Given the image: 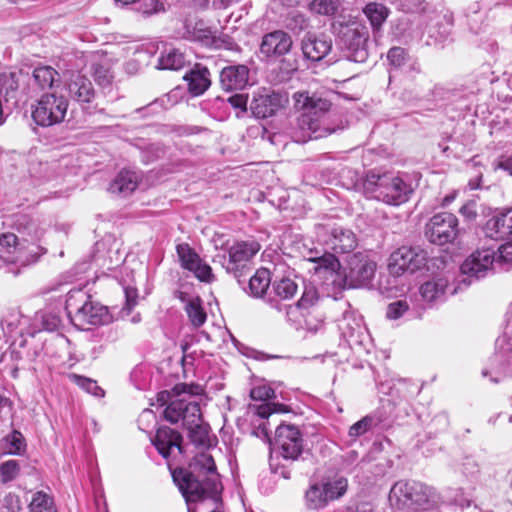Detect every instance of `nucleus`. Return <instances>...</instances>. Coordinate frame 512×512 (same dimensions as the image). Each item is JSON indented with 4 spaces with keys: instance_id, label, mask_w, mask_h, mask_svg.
Instances as JSON below:
<instances>
[{
    "instance_id": "1",
    "label": "nucleus",
    "mask_w": 512,
    "mask_h": 512,
    "mask_svg": "<svg viewBox=\"0 0 512 512\" xmlns=\"http://www.w3.org/2000/svg\"><path fill=\"white\" fill-rule=\"evenodd\" d=\"M172 477L186 500L188 512H222L219 474L209 453L197 454L188 470L174 469Z\"/></svg>"
},
{
    "instance_id": "2",
    "label": "nucleus",
    "mask_w": 512,
    "mask_h": 512,
    "mask_svg": "<svg viewBox=\"0 0 512 512\" xmlns=\"http://www.w3.org/2000/svg\"><path fill=\"white\" fill-rule=\"evenodd\" d=\"M200 385L177 384L169 391H161L157 401L163 406L167 404L163 414L171 424L182 421L189 431V438L197 445H204L208 438V426L203 424L200 405L193 398L201 395Z\"/></svg>"
},
{
    "instance_id": "3",
    "label": "nucleus",
    "mask_w": 512,
    "mask_h": 512,
    "mask_svg": "<svg viewBox=\"0 0 512 512\" xmlns=\"http://www.w3.org/2000/svg\"><path fill=\"white\" fill-rule=\"evenodd\" d=\"M295 108L302 111L292 129V139L297 143H306L320 139L343 129L333 126L330 121L331 102L308 92H296L293 95Z\"/></svg>"
},
{
    "instance_id": "4",
    "label": "nucleus",
    "mask_w": 512,
    "mask_h": 512,
    "mask_svg": "<svg viewBox=\"0 0 512 512\" xmlns=\"http://www.w3.org/2000/svg\"><path fill=\"white\" fill-rule=\"evenodd\" d=\"M389 503L398 510L428 511L445 503L433 487L414 480L397 481L390 489Z\"/></svg>"
},
{
    "instance_id": "5",
    "label": "nucleus",
    "mask_w": 512,
    "mask_h": 512,
    "mask_svg": "<svg viewBox=\"0 0 512 512\" xmlns=\"http://www.w3.org/2000/svg\"><path fill=\"white\" fill-rule=\"evenodd\" d=\"M65 309L72 323L82 330L89 329V326L104 325L110 321L107 307L94 301L82 290L68 293Z\"/></svg>"
},
{
    "instance_id": "6",
    "label": "nucleus",
    "mask_w": 512,
    "mask_h": 512,
    "mask_svg": "<svg viewBox=\"0 0 512 512\" xmlns=\"http://www.w3.org/2000/svg\"><path fill=\"white\" fill-rule=\"evenodd\" d=\"M323 267L329 271L331 276H334L333 283H337L342 289L360 288L368 286L374 276L376 264L366 256L361 254H354L348 261V271H346L343 277L340 278V274L335 272V269L339 267L338 260L331 254L322 259Z\"/></svg>"
},
{
    "instance_id": "7",
    "label": "nucleus",
    "mask_w": 512,
    "mask_h": 512,
    "mask_svg": "<svg viewBox=\"0 0 512 512\" xmlns=\"http://www.w3.org/2000/svg\"><path fill=\"white\" fill-rule=\"evenodd\" d=\"M364 186L375 199L390 205H400L406 202L412 191L402 178L393 173L370 172L366 176Z\"/></svg>"
},
{
    "instance_id": "8",
    "label": "nucleus",
    "mask_w": 512,
    "mask_h": 512,
    "mask_svg": "<svg viewBox=\"0 0 512 512\" xmlns=\"http://www.w3.org/2000/svg\"><path fill=\"white\" fill-rule=\"evenodd\" d=\"M260 248L255 240L237 241L226 252L216 254L213 261L220 263L227 273L239 280Z\"/></svg>"
},
{
    "instance_id": "9",
    "label": "nucleus",
    "mask_w": 512,
    "mask_h": 512,
    "mask_svg": "<svg viewBox=\"0 0 512 512\" xmlns=\"http://www.w3.org/2000/svg\"><path fill=\"white\" fill-rule=\"evenodd\" d=\"M69 106L68 99L56 91L43 94L33 106L32 118L42 127H50L64 121Z\"/></svg>"
},
{
    "instance_id": "10",
    "label": "nucleus",
    "mask_w": 512,
    "mask_h": 512,
    "mask_svg": "<svg viewBox=\"0 0 512 512\" xmlns=\"http://www.w3.org/2000/svg\"><path fill=\"white\" fill-rule=\"evenodd\" d=\"M368 39V29L358 23L342 25L339 31V45L346 51V57L353 62L366 61Z\"/></svg>"
},
{
    "instance_id": "11",
    "label": "nucleus",
    "mask_w": 512,
    "mask_h": 512,
    "mask_svg": "<svg viewBox=\"0 0 512 512\" xmlns=\"http://www.w3.org/2000/svg\"><path fill=\"white\" fill-rule=\"evenodd\" d=\"M427 260L428 253L421 247L401 246L390 254L388 270L394 276L414 273L423 269Z\"/></svg>"
},
{
    "instance_id": "12",
    "label": "nucleus",
    "mask_w": 512,
    "mask_h": 512,
    "mask_svg": "<svg viewBox=\"0 0 512 512\" xmlns=\"http://www.w3.org/2000/svg\"><path fill=\"white\" fill-rule=\"evenodd\" d=\"M496 261V252L490 248L477 249L472 252L461 264L462 280L460 284L469 286L473 281L484 278L493 268Z\"/></svg>"
},
{
    "instance_id": "13",
    "label": "nucleus",
    "mask_w": 512,
    "mask_h": 512,
    "mask_svg": "<svg viewBox=\"0 0 512 512\" xmlns=\"http://www.w3.org/2000/svg\"><path fill=\"white\" fill-rule=\"evenodd\" d=\"M458 233V219L449 212L435 214L426 224L425 235L433 244L451 243L457 238Z\"/></svg>"
},
{
    "instance_id": "14",
    "label": "nucleus",
    "mask_w": 512,
    "mask_h": 512,
    "mask_svg": "<svg viewBox=\"0 0 512 512\" xmlns=\"http://www.w3.org/2000/svg\"><path fill=\"white\" fill-rule=\"evenodd\" d=\"M275 444L287 460H296L303 450V438L294 425H280L276 429Z\"/></svg>"
},
{
    "instance_id": "15",
    "label": "nucleus",
    "mask_w": 512,
    "mask_h": 512,
    "mask_svg": "<svg viewBox=\"0 0 512 512\" xmlns=\"http://www.w3.org/2000/svg\"><path fill=\"white\" fill-rule=\"evenodd\" d=\"M483 376H510L512 375V341L506 337L496 340V352L490 358V370H483ZM492 381L498 382V377H493Z\"/></svg>"
},
{
    "instance_id": "16",
    "label": "nucleus",
    "mask_w": 512,
    "mask_h": 512,
    "mask_svg": "<svg viewBox=\"0 0 512 512\" xmlns=\"http://www.w3.org/2000/svg\"><path fill=\"white\" fill-rule=\"evenodd\" d=\"M65 88L70 98L82 107L90 104L96 96L91 80L80 73H72L65 81Z\"/></svg>"
},
{
    "instance_id": "17",
    "label": "nucleus",
    "mask_w": 512,
    "mask_h": 512,
    "mask_svg": "<svg viewBox=\"0 0 512 512\" xmlns=\"http://www.w3.org/2000/svg\"><path fill=\"white\" fill-rule=\"evenodd\" d=\"M292 45V38L287 32L275 30L262 37L260 52L266 57H280L287 54Z\"/></svg>"
},
{
    "instance_id": "18",
    "label": "nucleus",
    "mask_w": 512,
    "mask_h": 512,
    "mask_svg": "<svg viewBox=\"0 0 512 512\" xmlns=\"http://www.w3.org/2000/svg\"><path fill=\"white\" fill-rule=\"evenodd\" d=\"M286 102V96L280 93L259 94L253 97L250 110L256 118L264 119L273 116Z\"/></svg>"
},
{
    "instance_id": "19",
    "label": "nucleus",
    "mask_w": 512,
    "mask_h": 512,
    "mask_svg": "<svg viewBox=\"0 0 512 512\" xmlns=\"http://www.w3.org/2000/svg\"><path fill=\"white\" fill-rule=\"evenodd\" d=\"M483 232L486 237L494 240H504L512 236V208L503 209L490 217Z\"/></svg>"
},
{
    "instance_id": "20",
    "label": "nucleus",
    "mask_w": 512,
    "mask_h": 512,
    "mask_svg": "<svg viewBox=\"0 0 512 512\" xmlns=\"http://www.w3.org/2000/svg\"><path fill=\"white\" fill-rule=\"evenodd\" d=\"M301 49L306 59L318 62L331 51L332 40L324 34L308 33L301 41Z\"/></svg>"
},
{
    "instance_id": "21",
    "label": "nucleus",
    "mask_w": 512,
    "mask_h": 512,
    "mask_svg": "<svg viewBox=\"0 0 512 512\" xmlns=\"http://www.w3.org/2000/svg\"><path fill=\"white\" fill-rule=\"evenodd\" d=\"M18 245V236L13 233L2 234L0 236V261L27 265L29 262H34L38 259L40 254L31 255V259H24V253L18 248Z\"/></svg>"
},
{
    "instance_id": "22",
    "label": "nucleus",
    "mask_w": 512,
    "mask_h": 512,
    "mask_svg": "<svg viewBox=\"0 0 512 512\" xmlns=\"http://www.w3.org/2000/svg\"><path fill=\"white\" fill-rule=\"evenodd\" d=\"M11 226L21 235L24 241H30L33 245L40 240L45 231L38 218L26 214L15 215Z\"/></svg>"
},
{
    "instance_id": "23",
    "label": "nucleus",
    "mask_w": 512,
    "mask_h": 512,
    "mask_svg": "<svg viewBox=\"0 0 512 512\" xmlns=\"http://www.w3.org/2000/svg\"><path fill=\"white\" fill-rule=\"evenodd\" d=\"M182 439L183 438L179 432L165 426L157 430L152 442L158 452L165 459H168L174 449H176L179 454L182 453Z\"/></svg>"
},
{
    "instance_id": "24",
    "label": "nucleus",
    "mask_w": 512,
    "mask_h": 512,
    "mask_svg": "<svg viewBox=\"0 0 512 512\" xmlns=\"http://www.w3.org/2000/svg\"><path fill=\"white\" fill-rule=\"evenodd\" d=\"M325 243L335 253L344 254L356 248L357 238L352 230L338 226L329 230V237Z\"/></svg>"
},
{
    "instance_id": "25",
    "label": "nucleus",
    "mask_w": 512,
    "mask_h": 512,
    "mask_svg": "<svg viewBox=\"0 0 512 512\" xmlns=\"http://www.w3.org/2000/svg\"><path fill=\"white\" fill-rule=\"evenodd\" d=\"M297 292V284L290 278L283 277L275 279L272 283L271 291L268 294L267 302L278 311L286 308V305H281V301L289 300Z\"/></svg>"
},
{
    "instance_id": "26",
    "label": "nucleus",
    "mask_w": 512,
    "mask_h": 512,
    "mask_svg": "<svg viewBox=\"0 0 512 512\" xmlns=\"http://www.w3.org/2000/svg\"><path fill=\"white\" fill-rule=\"evenodd\" d=\"M249 80V69L245 65H232L222 69L220 83L226 91L241 90Z\"/></svg>"
},
{
    "instance_id": "27",
    "label": "nucleus",
    "mask_w": 512,
    "mask_h": 512,
    "mask_svg": "<svg viewBox=\"0 0 512 512\" xmlns=\"http://www.w3.org/2000/svg\"><path fill=\"white\" fill-rule=\"evenodd\" d=\"M188 90L194 96L203 94L211 85L209 70L199 64L185 74Z\"/></svg>"
},
{
    "instance_id": "28",
    "label": "nucleus",
    "mask_w": 512,
    "mask_h": 512,
    "mask_svg": "<svg viewBox=\"0 0 512 512\" xmlns=\"http://www.w3.org/2000/svg\"><path fill=\"white\" fill-rule=\"evenodd\" d=\"M60 83L59 72L47 65L37 66L32 72V84L39 90L53 89Z\"/></svg>"
},
{
    "instance_id": "29",
    "label": "nucleus",
    "mask_w": 512,
    "mask_h": 512,
    "mask_svg": "<svg viewBox=\"0 0 512 512\" xmlns=\"http://www.w3.org/2000/svg\"><path fill=\"white\" fill-rule=\"evenodd\" d=\"M448 279L446 277L434 278L423 283L420 286V294L423 300L432 303L441 300L448 288Z\"/></svg>"
},
{
    "instance_id": "30",
    "label": "nucleus",
    "mask_w": 512,
    "mask_h": 512,
    "mask_svg": "<svg viewBox=\"0 0 512 512\" xmlns=\"http://www.w3.org/2000/svg\"><path fill=\"white\" fill-rule=\"evenodd\" d=\"M271 284V274L266 268L258 269L255 274L249 279V293L253 297L263 298L268 297V290Z\"/></svg>"
},
{
    "instance_id": "31",
    "label": "nucleus",
    "mask_w": 512,
    "mask_h": 512,
    "mask_svg": "<svg viewBox=\"0 0 512 512\" xmlns=\"http://www.w3.org/2000/svg\"><path fill=\"white\" fill-rule=\"evenodd\" d=\"M185 33L184 37L198 41L204 45H211L213 42V34L210 28H208L202 21L192 22L190 20L184 23Z\"/></svg>"
},
{
    "instance_id": "32",
    "label": "nucleus",
    "mask_w": 512,
    "mask_h": 512,
    "mask_svg": "<svg viewBox=\"0 0 512 512\" xmlns=\"http://www.w3.org/2000/svg\"><path fill=\"white\" fill-rule=\"evenodd\" d=\"M137 185L138 177L136 173L128 170H122L110 184L109 190L112 193L127 196L136 189Z\"/></svg>"
},
{
    "instance_id": "33",
    "label": "nucleus",
    "mask_w": 512,
    "mask_h": 512,
    "mask_svg": "<svg viewBox=\"0 0 512 512\" xmlns=\"http://www.w3.org/2000/svg\"><path fill=\"white\" fill-rule=\"evenodd\" d=\"M185 311L190 323L195 327H201L207 319V314L202 307V300L199 297H192L185 305Z\"/></svg>"
},
{
    "instance_id": "34",
    "label": "nucleus",
    "mask_w": 512,
    "mask_h": 512,
    "mask_svg": "<svg viewBox=\"0 0 512 512\" xmlns=\"http://www.w3.org/2000/svg\"><path fill=\"white\" fill-rule=\"evenodd\" d=\"M363 12L369 19L373 28H379L387 19L389 14L388 8L385 5L377 2L368 3L364 7Z\"/></svg>"
},
{
    "instance_id": "35",
    "label": "nucleus",
    "mask_w": 512,
    "mask_h": 512,
    "mask_svg": "<svg viewBox=\"0 0 512 512\" xmlns=\"http://www.w3.org/2000/svg\"><path fill=\"white\" fill-rule=\"evenodd\" d=\"M186 63L185 56L177 49H170L163 53L158 61V68L165 70H179Z\"/></svg>"
},
{
    "instance_id": "36",
    "label": "nucleus",
    "mask_w": 512,
    "mask_h": 512,
    "mask_svg": "<svg viewBox=\"0 0 512 512\" xmlns=\"http://www.w3.org/2000/svg\"><path fill=\"white\" fill-rule=\"evenodd\" d=\"M305 501L306 506L313 510L322 509L329 503L321 484H313L309 487L305 493Z\"/></svg>"
},
{
    "instance_id": "37",
    "label": "nucleus",
    "mask_w": 512,
    "mask_h": 512,
    "mask_svg": "<svg viewBox=\"0 0 512 512\" xmlns=\"http://www.w3.org/2000/svg\"><path fill=\"white\" fill-rule=\"evenodd\" d=\"M321 485L324 489L326 498L330 502L339 499L346 493L348 482L345 478L339 477L337 479L324 482Z\"/></svg>"
},
{
    "instance_id": "38",
    "label": "nucleus",
    "mask_w": 512,
    "mask_h": 512,
    "mask_svg": "<svg viewBox=\"0 0 512 512\" xmlns=\"http://www.w3.org/2000/svg\"><path fill=\"white\" fill-rule=\"evenodd\" d=\"M8 454L21 455L26 450V441L21 432L13 430L3 439Z\"/></svg>"
},
{
    "instance_id": "39",
    "label": "nucleus",
    "mask_w": 512,
    "mask_h": 512,
    "mask_svg": "<svg viewBox=\"0 0 512 512\" xmlns=\"http://www.w3.org/2000/svg\"><path fill=\"white\" fill-rule=\"evenodd\" d=\"M29 512H56V508L52 498L46 493L39 491L32 498Z\"/></svg>"
},
{
    "instance_id": "40",
    "label": "nucleus",
    "mask_w": 512,
    "mask_h": 512,
    "mask_svg": "<svg viewBox=\"0 0 512 512\" xmlns=\"http://www.w3.org/2000/svg\"><path fill=\"white\" fill-rule=\"evenodd\" d=\"M176 250L181 266L189 271L200 259L199 255L186 243L177 245Z\"/></svg>"
},
{
    "instance_id": "41",
    "label": "nucleus",
    "mask_w": 512,
    "mask_h": 512,
    "mask_svg": "<svg viewBox=\"0 0 512 512\" xmlns=\"http://www.w3.org/2000/svg\"><path fill=\"white\" fill-rule=\"evenodd\" d=\"M91 72L94 80L99 86L105 88L112 84L114 76L108 65L93 63Z\"/></svg>"
},
{
    "instance_id": "42",
    "label": "nucleus",
    "mask_w": 512,
    "mask_h": 512,
    "mask_svg": "<svg viewBox=\"0 0 512 512\" xmlns=\"http://www.w3.org/2000/svg\"><path fill=\"white\" fill-rule=\"evenodd\" d=\"M339 8V0H312L309 9L319 15L332 16Z\"/></svg>"
},
{
    "instance_id": "43",
    "label": "nucleus",
    "mask_w": 512,
    "mask_h": 512,
    "mask_svg": "<svg viewBox=\"0 0 512 512\" xmlns=\"http://www.w3.org/2000/svg\"><path fill=\"white\" fill-rule=\"evenodd\" d=\"M35 322L39 325L41 330L55 331L61 324L60 318L51 312L37 313L35 316Z\"/></svg>"
},
{
    "instance_id": "44",
    "label": "nucleus",
    "mask_w": 512,
    "mask_h": 512,
    "mask_svg": "<svg viewBox=\"0 0 512 512\" xmlns=\"http://www.w3.org/2000/svg\"><path fill=\"white\" fill-rule=\"evenodd\" d=\"M20 473V465L16 460H8L0 464V480L2 483L13 481Z\"/></svg>"
},
{
    "instance_id": "45",
    "label": "nucleus",
    "mask_w": 512,
    "mask_h": 512,
    "mask_svg": "<svg viewBox=\"0 0 512 512\" xmlns=\"http://www.w3.org/2000/svg\"><path fill=\"white\" fill-rule=\"evenodd\" d=\"M71 378L73 381L86 392L94 396H103L104 391L97 385V382L80 375L72 374Z\"/></svg>"
},
{
    "instance_id": "46",
    "label": "nucleus",
    "mask_w": 512,
    "mask_h": 512,
    "mask_svg": "<svg viewBox=\"0 0 512 512\" xmlns=\"http://www.w3.org/2000/svg\"><path fill=\"white\" fill-rule=\"evenodd\" d=\"M387 59L391 66L395 68L403 67L410 61V57L406 50L402 47H392L387 54Z\"/></svg>"
},
{
    "instance_id": "47",
    "label": "nucleus",
    "mask_w": 512,
    "mask_h": 512,
    "mask_svg": "<svg viewBox=\"0 0 512 512\" xmlns=\"http://www.w3.org/2000/svg\"><path fill=\"white\" fill-rule=\"evenodd\" d=\"M373 425L374 418L372 416H365L350 427L349 436L352 438H357L368 432Z\"/></svg>"
},
{
    "instance_id": "48",
    "label": "nucleus",
    "mask_w": 512,
    "mask_h": 512,
    "mask_svg": "<svg viewBox=\"0 0 512 512\" xmlns=\"http://www.w3.org/2000/svg\"><path fill=\"white\" fill-rule=\"evenodd\" d=\"M190 271L202 282H211L214 278L211 267L201 258Z\"/></svg>"
},
{
    "instance_id": "49",
    "label": "nucleus",
    "mask_w": 512,
    "mask_h": 512,
    "mask_svg": "<svg viewBox=\"0 0 512 512\" xmlns=\"http://www.w3.org/2000/svg\"><path fill=\"white\" fill-rule=\"evenodd\" d=\"M409 309V305L406 300H398L388 305L386 316L388 319L396 320L400 318Z\"/></svg>"
},
{
    "instance_id": "50",
    "label": "nucleus",
    "mask_w": 512,
    "mask_h": 512,
    "mask_svg": "<svg viewBox=\"0 0 512 512\" xmlns=\"http://www.w3.org/2000/svg\"><path fill=\"white\" fill-rule=\"evenodd\" d=\"M163 10V4L158 0H140V4L137 8V11L144 16H150Z\"/></svg>"
},
{
    "instance_id": "51",
    "label": "nucleus",
    "mask_w": 512,
    "mask_h": 512,
    "mask_svg": "<svg viewBox=\"0 0 512 512\" xmlns=\"http://www.w3.org/2000/svg\"><path fill=\"white\" fill-rule=\"evenodd\" d=\"M250 397L256 401H267L275 397V392L270 386L260 385L251 389Z\"/></svg>"
},
{
    "instance_id": "52",
    "label": "nucleus",
    "mask_w": 512,
    "mask_h": 512,
    "mask_svg": "<svg viewBox=\"0 0 512 512\" xmlns=\"http://www.w3.org/2000/svg\"><path fill=\"white\" fill-rule=\"evenodd\" d=\"M318 301V295L315 288L310 287L306 288L302 297L297 302V305L301 309H309L312 308L316 302Z\"/></svg>"
},
{
    "instance_id": "53",
    "label": "nucleus",
    "mask_w": 512,
    "mask_h": 512,
    "mask_svg": "<svg viewBox=\"0 0 512 512\" xmlns=\"http://www.w3.org/2000/svg\"><path fill=\"white\" fill-rule=\"evenodd\" d=\"M496 263H512V241L506 242L498 248Z\"/></svg>"
},
{
    "instance_id": "54",
    "label": "nucleus",
    "mask_w": 512,
    "mask_h": 512,
    "mask_svg": "<svg viewBox=\"0 0 512 512\" xmlns=\"http://www.w3.org/2000/svg\"><path fill=\"white\" fill-rule=\"evenodd\" d=\"M124 294H125V306L124 310H127V313H130L131 310L137 305V299H138V292L137 289L134 287H124Z\"/></svg>"
},
{
    "instance_id": "55",
    "label": "nucleus",
    "mask_w": 512,
    "mask_h": 512,
    "mask_svg": "<svg viewBox=\"0 0 512 512\" xmlns=\"http://www.w3.org/2000/svg\"><path fill=\"white\" fill-rule=\"evenodd\" d=\"M280 406L281 405H279V407ZM277 407H278V405L274 404V403H262L260 405L253 406V409L255 410V413L259 417L265 419V418L269 417L272 413L281 411Z\"/></svg>"
},
{
    "instance_id": "56",
    "label": "nucleus",
    "mask_w": 512,
    "mask_h": 512,
    "mask_svg": "<svg viewBox=\"0 0 512 512\" xmlns=\"http://www.w3.org/2000/svg\"><path fill=\"white\" fill-rule=\"evenodd\" d=\"M228 102L233 108L239 110V112L236 113L237 117L240 116V113L246 112L247 110V96L243 94H235L229 97Z\"/></svg>"
},
{
    "instance_id": "57",
    "label": "nucleus",
    "mask_w": 512,
    "mask_h": 512,
    "mask_svg": "<svg viewBox=\"0 0 512 512\" xmlns=\"http://www.w3.org/2000/svg\"><path fill=\"white\" fill-rule=\"evenodd\" d=\"M496 169H501L512 176V156H501L496 162Z\"/></svg>"
},
{
    "instance_id": "58",
    "label": "nucleus",
    "mask_w": 512,
    "mask_h": 512,
    "mask_svg": "<svg viewBox=\"0 0 512 512\" xmlns=\"http://www.w3.org/2000/svg\"><path fill=\"white\" fill-rule=\"evenodd\" d=\"M212 44L215 45L216 48H224L227 50L238 49L237 44L234 43L229 37H225V38L218 39V40L213 38Z\"/></svg>"
},
{
    "instance_id": "59",
    "label": "nucleus",
    "mask_w": 512,
    "mask_h": 512,
    "mask_svg": "<svg viewBox=\"0 0 512 512\" xmlns=\"http://www.w3.org/2000/svg\"><path fill=\"white\" fill-rule=\"evenodd\" d=\"M463 466V473L467 476H473L475 475L479 469L476 462L472 459H466V461L462 464Z\"/></svg>"
},
{
    "instance_id": "60",
    "label": "nucleus",
    "mask_w": 512,
    "mask_h": 512,
    "mask_svg": "<svg viewBox=\"0 0 512 512\" xmlns=\"http://www.w3.org/2000/svg\"><path fill=\"white\" fill-rule=\"evenodd\" d=\"M446 91L443 87L439 85H435L433 89L431 90V99L437 100V99H443Z\"/></svg>"
},
{
    "instance_id": "61",
    "label": "nucleus",
    "mask_w": 512,
    "mask_h": 512,
    "mask_svg": "<svg viewBox=\"0 0 512 512\" xmlns=\"http://www.w3.org/2000/svg\"><path fill=\"white\" fill-rule=\"evenodd\" d=\"M256 436L263 437L265 439H269V432L265 425H259L257 430L254 432Z\"/></svg>"
},
{
    "instance_id": "62",
    "label": "nucleus",
    "mask_w": 512,
    "mask_h": 512,
    "mask_svg": "<svg viewBox=\"0 0 512 512\" xmlns=\"http://www.w3.org/2000/svg\"><path fill=\"white\" fill-rule=\"evenodd\" d=\"M6 502L7 503H10L11 505H14L15 504V507L17 510L20 509V506H19V498L15 495H8L6 497Z\"/></svg>"
},
{
    "instance_id": "63",
    "label": "nucleus",
    "mask_w": 512,
    "mask_h": 512,
    "mask_svg": "<svg viewBox=\"0 0 512 512\" xmlns=\"http://www.w3.org/2000/svg\"><path fill=\"white\" fill-rule=\"evenodd\" d=\"M175 297L178 298L183 303H185V305L191 299V298L188 297V294L183 292V291H176L175 292Z\"/></svg>"
},
{
    "instance_id": "64",
    "label": "nucleus",
    "mask_w": 512,
    "mask_h": 512,
    "mask_svg": "<svg viewBox=\"0 0 512 512\" xmlns=\"http://www.w3.org/2000/svg\"><path fill=\"white\" fill-rule=\"evenodd\" d=\"M355 512H373L372 509L367 505L357 507Z\"/></svg>"
}]
</instances>
